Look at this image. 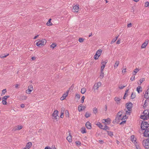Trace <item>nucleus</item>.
Listing matches in <instances>:
<instances>
[{
	"label": "nucleus",
	"mask_w": 149,
	"mask_h": 149,
	"mask_svg": "<svg viewBox=\"0 0 149 149\" xmlns=\"http://www.w3.org/2000/svg\"><path fill=\"white\" fill-rule=\"evenodd\" d=\"M149 126V124L147 122L143 121L141 124V127L142 130H146Z\"/></svg>",
	"instance_id": "obj_1"
},
{
	"label": "nucleus",
	"mask_w": 149,
	"mask_h": 149,
	"mask_svg": "<svg viewBox=\"0 0 149 149\" xmlns=\"http://www.w3.org/2000/svg\"><path fill=\"white\" fill-rule=\"evenodd\" d=\"M46 43V40L44 39H41L37 42L36 44V45L38 47H40L42 45H45Z\"/></svg>",
	"instance_id": "obj_2"
},
{
	"label": "nucleus",
	"mask_w": 149,
	"mask_h": 149,
	"mask_svg": "<svg viewBox=\"0 0 149 149\" xmlns=\"http://www.w3.org/2000/svg\"><path fill=\"white\" fill-rule=\"evenodd\" d=\"M142 144L146 149H149V141L148 139L143 141Z\"/></svg>",
	"instance_id": "obj_3"
},
{
	"label": "nucleus",
	"mask_w": 149,
	"mask_h": 149,
	"mask_svg": "<svg viewBox=\"0 0 149 149\" xmlns=\"http://www.w3.org/2000/svg\"><path fill=\"white\" fill-rule=\"evenodd\" d=\"M101 85L102 84L100 82L95 83L93 86V89L94 90H98L99 88L101 86Z\"/></svg>",
	"instance_id": "obj_4"
},
{
	"label": "nucleus",
	"mask_w": 149,
	"mask_h": 149,
	"mask_svg": "<svg viewBox=\"0 0 149 149\" xmlns=\"http://www.w3.org/2000/svg\"><path fill=\"white\" fill-rule=\"evenodd\" d=\"M132 104L130 102H129L126 104V107L129 111H131L132 107Z\"/></svg>",
	"instance_id": "obj_5"
},
{
	"label": "nucleus",
	"mask_w": 149,
	"mask_h": 149,
	"mask_svg": "<svg viewBox=\"0 0 149 149\" xmlns=\"http://www.w3.org/2000/svg\"><path fill=\"white\" fill-rule=\"evenodd\" d=\"M126 116V115L123 116H122V115L120 116H117L115 120L117 122H118L120 120H121L125 119Z\"/></svg>",
	"instance_id": "obj_6"
},
{
	"label": "nucleus",
	"mask_w": 149,
	"mask_h": 149,
	"mask_svg": "<svg viewBox=\"0 0 149 149\" xmlns=\"http://www.w3.org/2000/svg\"><path fill=\"white\" fill-rule=\"evenodd\" d=\"M58 111L57 110L54 111L52 114V116L54 117V119H57V116H58Z\"/></svg>",
	"instance_id": "obj_7"
},
{
	"label": "nucleus",
	"mask_w": 149,
	"mask_h": 149,
	"mask_svg": "<svg viewBox=\"0 0 149 149\" xmlns=\"http://www.w3.org/2000/svg\"><path fill=\"white\" fill-rule=\"evenodd\" d=\"M148 42L149 41L148 40H146L145 42L142 44L141 47V48L142 49L145 48L148 44Z\"/></svg>",
	"instance_id": "obj_8"
},
{
	"label": "nucleus",
	"mask_w": 149,
	"mask_h": 149,
	"mask_svg": "<svg viewBox=\"0 0 149 149\" xmlns=\"http://www.w3.org/2000/svg\"><path fill=\"white\" fill-rule=\"evenodd\" d=\"M79 7L78 5L74 6L73 8V11L74 12H77L79 11Z\"/></svg>",
	"instance_id": "obj_9"
},
{
	"label": "nucleus",
	"mask_w": 149,
	"mask_h": 149,
	"mask_svg": "<svg viewBox=\"0 0 149 149\" xmlns=\"http://www.w3.org/2000/svg\"><path fill=\"white\" fill-rule=\"evenodd\" d=\"M122 97H116L114 98V100L118 104H119L120 103V101Z\"/></svg>",
	"instance_id": "obj_10"
},
{
	"label": "nucleus",
	"mask_w": 149,
	"mask_h": 149,
	"mask_svg": "<svg viewBox=\"0 0 149 149\" xmlns=\"http://www.w3.org/2000/svg\"><path fill=\"white\" fill-rule=\"evenodd\" d=\"M144 136L146 137H149V128L145 130L144 132Z\"/></svg>",
	"instance_id": "obj_11"
},
{
	"label": "nucleus",
	"mask_w": 149,
	"mask_h": 149,
	"mask_svg": "<svg viewBox=\"0 0 149 149\" xmlns=\"http://www.w3.org/2000/svg\"><path fill=\"white\" fill-rule=\"evenodd\" d=\"M86 108V106H82V105H80L78 107V110L80 112L83 110L85 109Z\"/></svg>",
	"instance_id": "obj_12"
},
{
	"label": "nucleus",
	"mask_w": 149,
	"mask_h": 149,
	"mask_svg": "<svg viewBox=\"0 0 149 149\" xmlns=\"http://www.w3.org/2000/svg\"><path fill=\"white\" fill-rule=\"evenodd\" d=\"M144 97L146 99L149 98V88L148 89L144 95Z\"/></svg>",
	"instance_id": "obj_13"
},
{
	"label": "nucleus",
	"mask_w": 149,
	"mask_h": 149,
	"mask_svg": "<svg viewBox=\"0 0 149 149\" xmlns=\"http://www.w3.org/2000/svg\"><path fill=\"white\" fill-rule=\"evenodd\" d=\"M86 128L88 129H91V123L89 122L86 123Z\"/></svg>",
	"instance_id": "obj_14"
},
{
	"label": "nucleus",
	"mask_w": 149,
	"mask_h": 149,
	"mask_svg": "<svg viewBox=\"0 0 149 149\" xmlns=\"http://www.w3.org/2000/svg\"><path fill=\"white\" fill-rule=\"evenodd\" d=\"M32 146V143L31 142H29L27 143L25 147L27 149H29Z\"/></svg>",
	"instance_id": "obj_15"
},
{
	"label": "nucleus",
	"mask_w": 149,
	"mask_h": 149,
	"mask_svg": "<svg viewBox=\"0 0 149 149\" xmlns=\"http://www.w3.org/2000/svg\"><path fill=\"white\" fill-rule=\"evenodd\" d=\"M141 118L143 120H147V119L149 118V116L145 115H141L140 116Z\"/></svg>",
	"instance_id": "obj_16"
},
{
	"label": "nucleus",
	"mask_w": 149,
	"mask_h": 149,
	"mask_svg": "<svg viewBox=\"0 0 149 149\" xmlns=\"http://www.w3.org/2000/svg\"><path fill=\"white\" fill-rule=\"evenodd\" d=\"M69 134V135L67 138V139L69 142L70 143L72 141V136L70 133Z\"/></svg>",
	"instance_id": "obj_17"
},
{
	"label": "nucleus",
	"mask_w": 149,
	"mask_h": 149,
	"mask_svg": "<svg viewBox=\"0 0 149 149\" xmlns=\"http://www.w3.org/2000/svg\"><path fill=\"white\" fill-rule=\"evenodd\" d=\"M52 20V19L51 18L49 19L48 21V22L46 24L47 26H52L53 24L51 22V20Z\"/></svg>",
	"instance_id": "obj_18"
},
{
	"label": "nucleus",
	"mask_w": 149,
	"mask_h": 149,
	"mask_svg": "<svg viewBox=\"0 0 149 149\" xmlns=\"http://www.w3.org/2000/svg\"><path fill=\"white\" fill-rule=\"evenodd\" d=\"M96 125L100 128L103 129V126L101 124V123L99 122H98L96 124Z\"/></svg>",
	"instance_id": "obj_19"
},
{
	"label": "nucleus",
	"mask_w": 149,
	"mask_h": 149,
	"mask_svg": "<svg viewBox=\"0 0 149 149\" xmlns=\"http://www.w3.org/2000/svg\"><path fill=\"white\" fill-rule=\"evenodd\" d=\"M98 113V110L97 108L95 107L93 109V113L96 115Z\"/></svg>",
	"instance_id": "obj_20"
},
{
	"label": "nucleus",
	"mask_w": 149,
	"mask_h": 149,
	"mask_svg": "<svg viewBox=\"0 0 149 149\" xmlns=\"http://www.w3.org/2000/svg\"><path fill=\"white\" fill-rule=\"evenodd\" d=\"M142 88L140 86H138L136 89V90L138 93H139L140 92L142 91Z\"/></svg>",
	"instance_id": "obj_21"
},
{
	"label": "nucleus",
	"mask_w": 149,
	"mask_h": 149,
	"mask_svg": "<svg viewBox=\"0 0 149 149\" xmlns=\"http://www.w3.org/2000/svg\"><path fill=\"white\" fill-rule=\"evenodd\" d=\"M119 63V61H116L114 65V68H116L118 66Z\"/></svg>",
	"instance_id": "obj_22"
},
{
	"label": "nucleus",
	"mask_w": 149,
	"mask_h": 149,
	"mask_svg": "<svg viewBox=\"0 0 149 149\" xmlns=\"http://www.w3.org/2000/svg\"><path fill=\"white\" fill-rule=\"evenodd\" d=\"M81 131L82 134L85 133L86 132V128L85 127H82L81 130Z\"/></svg>",
	"instance_id": "obj_23"
},
{
	"label": "nucleus",
	"mask_w": 149,
	"mask_h": 149,
	"mask_svg": "<svg viewBox=\"0 0 149 149\" xmlns=\"http://www.w3.org/2000/svg\"><path fill=\"white\" fill-rule=\"evenodd\" d=\"M20 99L22 100H26L27 99V97L24 96L23 95L20 97Z\"/></svg>",
	"instance_id": "obj_24"
},
{
	"label": "nucleus",
	"mask_w": 149,
	"mask_h": 149,
	"mask_svg": "<svg viewBox=\"0 0 149 149\" xmlns=\"http://www.w3.org/2000/svg\"><path fill=\"white\" fill-rule=\"evenodd\" d=\"M131 140L132 141V142L134 143H135L136 142V141L135 140V139L134 138V135H132L131 136Z\"/></svg>",
	"instance_id": "obj_25"
},
{
	"label": "nucleus",
	"mask_w": 149,
	"mask_h": 149,
	"mask_svg": "<svg viewBox=\"0 0 149 149\" xmlns=\"http://www.w3.org/2000/svg\"><path fill=\"white\" fill-rule=\"evenodd\" d=\"M139 71V70L138 69L136 68L135 69L133 72L132 73L133 75H135Z\"/></svg>",
	"instance_id": "obj_26"
},
{
	"label": "nucleus",
	"mask_w": 149,
	"mask_h": 149,
	"mask_svg": "<svg viewBox=\"0 0 149 149\" xmlns=\"http://www.w3.org/2000/svg\"><path fill=\"white\" fill-rule=\"evenodd\" d=\"M102 52V51L101 49H99L97 50L96 52V53H97L98 55V57H99L101 55V53Z\"/></svg>",
	"instance_id": "obj_27"
},
{
	"label": "nucleus",
	"mask_w": 149,
	"mask_h": 149,
	"mask_svg": "<svg viewBox=\"0 0 149 149\" xmlns=\"http://www.w3.org/2000/svg\"><path fill=\"white\" fill-rule=\"evenodd\" d=\"M104 74L103 72V70H101V73L100 75V78L101 79L103 78L104 77Z\"/></svg>",
	"instance_id": "obj_28"
},
{
	"label": "nucleus",
	"mask_w": 149,
	"mask_h": 149,
	"mask_svg": "<svg viewBox=\"0 0 149 149\" xmlns=\"http://www.w3.org/2000/svg\"><path fill=\"white\" fill-rule=\"evenodd\" d=\"M86 91V89L85 88H81V93L82 94H84Z\"/></svg>",
	"instance_id": "obj_29"
},
{
	"label": "nucleus",
	"mask_w": 149,
	"mask_h": 149,
	"mask_svg": "<svg viewBox=\"0 0 149 149\" xmlns=\"http://www.w3.org/2000/svg\"><path fill=\"white\" fill-rule=\"evenodd\" d=\"M69 91H68L65 93H64L62 96L64 98H65L68 96Z\"/></svg>",
	"instance_id": "obj_30"
},
{
	"label": "nucleus",
	"mask_w": 149,
	"mask_h": 149,
	"mask_svg": "<svg viewBox=\"0 0 149 149\" xmlns=\"http://www.w3.org/2000/svg\"><path fill=\"white\" fill-rule=\"evenodd\" d=\"M103 120H104L105 121V122H107V123H109V124L110 123V119L109 118H108L107 119H103Z\"/></svg>",
	"instance_id": "obj_31"
},
{
	"label": "nucleus",
	"mask_w": 149,
	"mask_h": 149,
	"mask_svg": "<svg viewBox=\"0 0 149 149\" xmlns=\"http://www.w3.org/2000/svg\"><path fill=\"white\" fill-rule=\"evenodd\" d=\"M118 38V36L115 37L114 38H113L111 42V44L115 42L117 40Z\"/></svg>",
	"instance_id": "obj_32"
},
{
	"label": "nucleus",
	"mask_w": 149,
	"mask_h": 149,
	"mask_svg": "<svg viewBox=\"0 0 149 149\" xmlns=\"http://www.w3.org/2000/svg\"><path fill=\"white\" fill-rule=\"evenodd\" d=\"M22 126L18 125L17 128L15 129V130H19L22 129Z\"/></svg>",
	"instance_id": "obj_33"
},
{
	"label": "nucleus",
	"mask_w": 149,
	"mask_h": 149,
	"mask_svg": "<svg viewBox=\"0 0 149 149\" xmlns=\"http://www.w3.org/2000/svg\"><path fill=\"white\" fill-rule=\"evenodd\" d=\"M91 115L88 112H87L86 113L85 116L86 118H88Z\"/></svg>",
	"instance_id": "obj_34"
},
{
	"label": "nucleus",
	"mask_w": 149,
	"mask_h": 149,
	"mask_svg": "<svg viewBox=\"0 0 149 149\" xmlns=\"http://www.w3.org/2000/svg\"><path fill=\"white\" fill-rule=\"evenodd\" d=\"M75 143L76 145L77 146H80L81 145V142L79 141H77L75 142Z\"/></svg>",
	"instance_id": "obj_35"
},
{
	"label": "nucleus",
	"mask_w": 149,
	"mask_h": 149,
	"mask_svg": "<svg viewBox=\"0 0 149 149\" xmlns=\"http://www.w3.org/2000/svg\"><path fill=\"white\" fill-rule=\"evenodd\" d=\"M143 113L145 115L147 116H149H149L148 115V114H149V112L146 110H145L143 112Z\"/></svg>",
	"instance_id": "obj_36"
},
{
	"label": "nucleus",
	"mask_w": 149,
	"mask_h": 149,
	"mask_svg": "<svg viewBox=\"0 0 149 149\" xmlns=\"http://www.w3.org/2000/svg\"><path fill=\"white\" fill-rule=\"evenodd\" d=\"M108 134L111 137H112L113 136V132L111 131H107Z\"/></svg>",
	"instance_id": "obj_37"
},
{
	"label": "nucleus",
	"mask_w": 149,
	"mask_h": 149,
	"mask_svg": "<svg viewBox=\"0 0 149 149\" xmlns=\"http://www.w3.org/2000/svg\"><path fill=\"white\" fill-rule=\"evenodd\" d=\"M65 115L66 116L68 117H69V112L68 110H66L65 111Z\"/></svg>",
	"instance_id": "obj_38"
},
{
	"label": "nucleus",
	"mask_w": 149,
	"mask_h": 149,
	"mask_svg": "<svg viewBox=\"0 0 149 149\" xmlns=\"http://www.w3.org/2000/svg\"><path fill=\"white\" fill-rule=\"evenodd\" d=\"M103 129L104 130H109V127L107 126L106 125H105L103 127Z\"/></svg>",
	"instance_id": "obj_39"
},
{
	"label": "nucleus",
	"mask_w": 149,
	"mask_h": 149,
	"mask_svg": "<svg viewBox=\"0 0 149 149\" xmlns=\"http://www.w3.org/2000/svg\"><path fill=\"white\" fill-rule=\"evenodd\" d=\"M32 91V90L29 88L26 91V93L28 94H30V93Z\"/></svg>",
	"instance_id": "obj_40"
},
{
	"label": "nucleus",
	"mask_w": 149,
	"mask_h": 149,
	"mask_svg": "<svg viewBox=\"0 0 149 149\" xmlns=\"http://www.w3.org/2000/svg\"><path fill=\"white\" fill-rule=\"evenodd\" d=\"M99 57H98V55L97 53H96L95 55L94 58L95 59L97 60L98 59Z\"/></svg>",
	"instance_id": "obj_41"
},
{
	"label": "nucleus",
	"mask_w": 149,
	"mask_h": 149,
	"mask_svg": "<svg viewBox=\"0 0 149 149\" xmlns=\"http://www.w3.org/2000/svg\"><path fill=\"white\" fill-rule=\"evenodd\" d=\"M9 55V54H7L6 55H5L4 56H3V55H1L0 56V57L1 58H5L7 56H8Z\"/></svg>",
	"instance_id": "obj_42"
},
{
	"label": "nucleus",
	"mask_w": 149,
	"mask_h": 149,
	"mask_svg": "<svg viewBox=\"0 0 149 149\" xmlns=\"http://www.w3.org/2000/svg\"><path fill=\"white\" fill-rule=\"evenodd\" d=\"M135 95L134 94H133V93H132L131 96V98L132 99H133L135 98Z\"/></svg>",
	"instance_id": "obj_43"
},
{
	"label": "nucleus",
	"mask_w": 149,
	"mask_h": 149,
	"mask_svg": "<svg viewBox=\"0 0 149 149\" xmlns=\"http://www.w3.org/2000/svg\"><path fill=\"white\" fill-rule=\"evenodd\" d=\"M2 104L3 105H6L7 104V102H6V101L5 100H4L2 99Z\"/></svg>",
	"instance_id": "obj_44"
},
{
	"label": "nucleus",
	"mask_w": 149,
	"mask_h": 149,
	"mask_svg": "<svg viewBox=\"0 0 149 149\" xmlns=\"http://www.w3.org/2000/svg\"><path fill=\"white\" fill-rule=\"evenodd\" d=\"M9 97V95L5 96L4 97H3L2 99L4 100H5L6 101V100Z\"/></svg>",
	"instance_id": "obj_45"
},
{
	"label": "nucleus",
	"mask_w": 149,
	"mask_h": 149,
	"mask_svg": "<svg viewBox=\"0 0 149 149\" xmlns=\"http://www.w3.org/2000/svg\"><path fill=\"white\" fill-rule=\"evenodd\" d=\"M56 46V45L55 43H53L50 45V47L51 48H52L53 49H54Z\"/></svg>",
	"instance_id": "obj_46"
},
{
	"label": "nucleus",
	"mask_w": 149,
	"mask_h": 149,
	"mask_svg": "<svg viewBox=\"0 0 149 149\" xmlns=\"http://www.w3.org/2000/svg\"><path fill=\"white\" fill-rule=\"evenodd\" d=\"M129 90V89H128L126 90L125 91L124 95H125L126 97H127L128 95V94H127V93L128 92Z\"/></svg>",
	"instance_id": "obj_47"
},
{
	"label": "nucleus",
	"mask_w": 149,
	"mask_h": 149,
	"mask_svg": "<svg viewBox=\"0 0 149 149\" xmlns=\"http://www.w3.org/2000/svg\"><path fill=\"white\" fill-rule=\"evenodd\" d=\"M122 115V111H119V112L117 114V116H121Z\"/></svg>",
	"instance_id": "obj_48"
},
{
	"label": "nucleus",
	"mask_w": 149,
	"mask_h": 149,
	"mask_svg": "<svg viewBox=\"0 0 149 149\" xmlns=\"http://www.w3.org/2000/svg\"><path fill=\"white\" fill-rule=\"evenodd\" d=\"M85 98V97L84 96H83L81 97V102L82 103H84Z\"/></svg>",
	"instance_id": "obj_49"
},
{
	"label": "nucleus",
	"mask_w": 149,
	"mask_h": 149,
	"mask_svg": "<svg viewBox=\"0 0 149 149\" xmlns=\"http://www.w3.org/2000/svg\"><path fill=\"white\" fill-rule=\"evenodd\" d=\"M84 39L82 38H79V41L80 42H83L84 40Z\"/></svg>",
	"instance_id": "obj_50"
},
{
	"label": "nucleus",
	"mask_w": 149,
	"mask_h": 149,
	"mask_svg": "<svg viewBox=\"0 0 149 149\" xmlns=\"http://www.w3.org/2000/svg\"><path fill=\"white\" fill-rule=\"evenodd\" d=\"M131 111H129L128 110L127 111H126V114L127 115H130L131 113Z\"/></svg>",
	"instance_id": "obj_51"
},
{
	"label": "nucleus",
	"mask_w": 149,
	"mask_h": 149,
	"mask_svg": "<svg viewBox=\"0 0 149 149\" xmlns=\"http://www.w3.org/2000/svg\"><path fill=\"white\" fill-rule=\"evenodd\" d=\"M105 65L102 64V65L101 66V70H102V71L103 70L104 68L105 67Z\"/></svg>",
	"instance_id": "obj_52"
},
{
	"label": "nucleus",
	"mask_w": 149,
	"mask_h": 149,
	"mask_svg": "<svg viewBox=\"0 0 149 149\" xmlns=\"http://www.w3.org/2000/svg\"><path fill=\"white\" fill-rule=\"evenodd\" d=\"M107 62V60H106L105 61H102V62H101V64H104L105 65Z\"/></svg>",
	"instance_id": "obj_53"
},
{
	"label": "nucleus",
	"mask_w": 149,
	"mask_h": 149,
	"mask_svg": "<svg viewBox=\"0 0 149 149\" xmlns=\"http://www.w3.org/2000/svg\"><path fill=\"white\" fill-rule=\"evenodd\" d=\"M145 6L146 7L148 6H149V2L148 1L146 2L145 3Z\"/></svg>",
	"instance_id": "obj_54"
},
{
	"label": "nucleus",
	"mask_w": 149,
	"mask_h": 149,
	"mask_svg": "<svg viewBox=\"0 0 149 149\" xmlns=\"http://www.w3.org/2000/svg\"><path fill=\"white\" fill-rule=\"evenodd\" d=\"M75 97H76L78 99H79L80 98V96L78 94H76V95Z\"/></svg>",
	"instance_id": "obj_55"
},
{
	"label": "nucleus",
	"mask_w": 149,
	"mask_h": 149,
	"mask_svg": "<svg viewBox=\"0 0 149 149\" xmlns=\"http://www.w3.org/2000/svg\"><path fill=\"white\" fill-rule=\"evenodd\" d=\"M29 88L30 89L32 90V91L33 90V87L32 85H30L29 86Z\"/></svg>",
	"instance_id": "obj_56"
},
{
	"label": "nucleus",
	"mask_w": 149,
	"mask_h": 149,
	"mask_svg": "<svg viewBox=\"0 0 149 149\" xmlns=\"http://www.w3.org/2000/svg\"><path fill=\"white\" fill-rule=\"evenodd\" d=\"M6 92V89H4L2 91V93H3V94H5V93Z\"/></svg>",
	"instance_id": "obj_57"
},
{
	"label": "nucleus",
	"mask_w": 149,
	"mask_h": 149,
	"mask_svg": "<svg viewBox=\"0 0 149 149\" xmlns=\"http://www.w3.org/2000/svg\"><path fill=\"white\" fill-rule=\"evenodd\" d=\"M145 79L144 78H141L140 79L139 81L141 83Z\"/></svg>",
	"instance_id": "obj_58"
},
{
	"label": "nucleus",
	"mask_w": 149,
	"mask_h": 149,
	"mask_svg": "<svg viewBox=\"0 0 149 149\" xmlns=\"http://www.w3.org/2000/svg\"><path fill=\"white\" fill-rule=\"evenodd\" d=\"M135 76L133 75V76L131 77L130 79L131 81H133L134 80Z\"/></svg>",
	"instance_id": "obj_59"
},
{
	"label": "nucleus",
	"mask_w": 149,
	"mask_h": 149,
	"mask_svg": "<svg viewBox=\"0 0 149 149\" xmlns=\"http://www.w3.org/2000/svg\"><path fill=\"white\" fill-rule=\"evenodd\" d=\"M132 24L131 23H130L127 24V26L128 27H132Z\"/></svg>",
	"instance_id": "obj_60"
},
{
	"label": "nucleus",
	"mask_w": 149,
	"mask_h": 149,
	"mask_svg": "<svg viewBox=\"0 0 149 149\" xmlns=\"http://www.w3.org/2000/svg\"><path fill=\"white\" fill-rule=\"evenodd\" d=\"M126 86H121L119 87V88L120 89H123Z\"/></svg>",
	"instance_id": "obj_61"
},
{
	"label": "nucleus",
	"mask_w": 149,
	"mask_h": 149,
	"mask_svg": "<svg viewBox=\"0 0 149 149\" xmlns=\"http://www.w3.org/2000/svg\"><path fill=\"white\" fill-rule=\"evenodd\" d=\"M126 120H123L120 124V125H122L126 122Z\"/></svg>",
	"instance_id": "obj_62"
},
{
	"label": "nucleus",
	"mask_w": 149,
	"mask_h": 149,
	"mask_svg": "<svg viewBox=\"0 0 149 149\" xmlns=\"http://www.w3.org/2000/svg\"><path fill=\"white\" fill-rule=\"evenodd\" d=\"M126 68H125L124 69H123L122 70V72H126Z\"/></svg>",
	"instance_id": "obj_63"
},
{
	"label": "nucleus",
	"mask_w": 149,
	"mask_h": 149,
	"mask_svg": "<svg viewBox=\"0 0 149 149\" xmlns=\"http://www.w3.org/2000/svg\"><path fill=\"white\" fill-rule=\"evenodd\" d=\"M45 149H52L49 147L47 146L45 147Z\"/></svg>",
	"instance_id": "obj_64"
}]
</instances>
